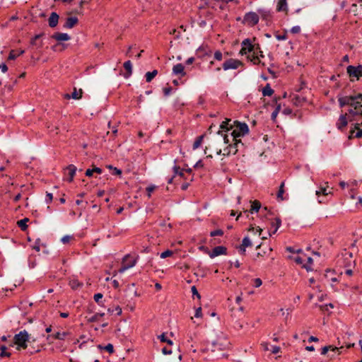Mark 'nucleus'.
<instances>
[{"label": "nucleus", "instance_id": "1", "mask_svg": "<svg viewBox=\"0 0 362 362\" xmlns=\"http://www.w3.org/2000/svg\"><path fill=\"white\" fill-rule=\"evenodd\" d=\"M339 105L341 107L349 105L351 107L348 112L351 115H362V94L358 93L355 95L344 96L338 98Z\"/></svg>", "mask_w": 362, "mask_h": 362}, {"label": "nucleus", "instance_id": "2", "mask_svg": "<svg viewBox=\"0 0 362 362\" xmlns=\"http://www.w3.org/2000/svg\"><path fill=\"white\" fill-rule=\"evenodd\" d=\"M230 341L227 337L221 334L217 337L216 340L213 341L210 344L208 345V349H210L212 352L216 351H223L229 349Z\"/></svg>", "mask_w": 362, "mask_h": 362}, {"label": "nucleus", "instance_id": "3", "mask_svg": "<svg viewBox=\"0 0 362 362\" xmlns=\"http://www.w3.org/2000/svg\"><path fill=\"white\" fill-rule=\"evenodd\" d=\"M233 128L235 129L230 133V137L233 140L239 139V137L244 136L249 133V127L245 122L233 121Z\"/></svg>", "mask_w": 362, "mask_h": 362}, {"label": "nucleus", "instance_id": "4", "mask_svg": "<svg viewBox=\"0 0 362 362\" xmlns=\"http://www.w3.org/2000/svg\"><path fill=\"white\" fill-rule=\"evenodd\" d=\"M13 340L17 350L25 349L28 346L27 343L29 341V334L25 330L21 331L14 336Z\"/></svg>", "mask_w": 362, "mask_h": 362}, {"label": "nucleus", "instance_id": "5", "mask_svg": "<svg viewBox=\"0 0 362 362\" xmlns=\"http://www.w3.org/2000/svg\"><path fill=\"white\" fill-rule=\"evenodd\" d=\"M259 14L253 11H250L245 14L243 23L249 27H254L259 23Z\"/></svg>", "mask_w": 362, "mask_h": 362}, {"label": "nucleus", "instance_id": "6", "mask_svg": "<svg viewBox=\"0 0 362 362\" xmlns=\"http://www.w3.org/2000/svg\"><path fill=\"white\" fill-rule=\"evenodd\" d=\"M255 49H259V45H252L251 40L249 38H246L241 42V49L239 54L241 55L247 54L251 52H253Z\"/></svg>", "mask_w": 362, "mask_h": 362}, {"label": "nucleus", "instance_id": "7", "mask_svg": "<svg viewBox=\"0 0 362 362\" xmlns=\"http://www.w3.org/2000/svg\"><path fill=\"white\" fill-rule=\"evenodd\" d=\"M243 64L241 61L233 58H230L226 60L222 64V69L224 71L229 69H237L240 66H243Z\"/></svg>", "mask_w": 362, "mask_h": 362}, {"label": "nucleus", "instance_id": "8", "mask_svg": "<svg viewBox=\"0 0 362 362\" xmlns=\"http://www.w3.org/2000/svg\"><path fill=\"white\" fill-rule=\"evenodd\" d=\"M346 71L350 78H354L358 80L362 76V65L356 66L349 65L346 68Z\"/></svg>", "mask_w": 362, "mask_h": 362}, {"label": "nucleus", "instance_id": "9", "mask_svg": "<svg viewBox=\"0 0 362 362\" xmlns=\"http://www.w3.org/2000/svg\"><path fill=\"white\" fill-rule=\"evenodd\" d=\"M129 258V255H127L124 257V258L122 259V265L118 269V271H117L118 273L122 274V273L124 272L126 270H127L128 269H130L135 266V264L136 263V260L135 259L132 260L131 264H127V261L128 260Z\"/></svg>", "mask_w": 362, "mask_h": 362}, {"label": "nucleus", "instance_id": "10", "mask_svg": "<svg viewBox=\"0 0 362 362\" xmlns=\"http://www.w3.org/2000/svg\"><path fill=\"white\" fill-rule=\"evenodd\" d=\"M353 138H362V128H360V124L356 123L354 125V129L351 130L349 135V139Z\"/></svg>", "mask_w": 362, "mask_h": 362}, {"label": "nucleus", "instance_id": "11", "mask_svg": "<svg viewBox=\"0 0 362 362\" xmlns=\"http://www.w3.org/2000/svg\"><path fill=\"white\" fill-rule=\"evenodd\" d=\"M227 248L225 246H216L209 254L211 258H214L221 255H226Z\"/></svg>", "mask_w": 362, "mask_h": 362}, {"label": "nucleus", "instance_id": "12", "mask_svg": "<svg viewBox=\"0 0 362 362\" xmlns=\"http://www.w3.org/2000/svg\"><path fill=\"white\" fill-rule=\"evenodd\" d=\"M83 90L82 89H79L77 90L76 88H74V91L71 94L66 93L64 95V98L70 99L73 98L74 100H78L82 98Z\"/></svg>", "mask_w": 362, "mask_h": 362}, {"label": "nucleus", "instance_id": "13", "mask_svg": "<svg viewBox=\"0 0 362 362\" xmlns=\"http://www.w3.org/2000/svg\"><path fill=\"white\" fill-rule=\"evenodd\" d=\"M173 74L175 75H179L180 77H183L186 75L185 71V67L182 64H177L173 67Z\"/></svg>", "mask_w": 362, "mask_h": 362}, {"label": "nucleus", "instance_id": "14", "mask_svg": "<svg viewBox=\"0 0 362 362\" xmlns=\"http://www.w3.org/2000/svg\"><path fill=\"white\" fill-rule=\"evenodd\" d=\"M347 114L341 115L339 116V118L336 124V126L338 129L342 131L344 128H345L348 124L347 118H346Z\"/></svg>", "mask_w": 362, "mask_h": 362}, {"label": "nucleus", "instance_id": "15", "mask_svg": "<svg viewBox=\"0 0 362 362\" xmlns=\"http://www.w3.org/2000/svg\"><path fill=\"white\" fill-rule=\"evenodd\" d=\"M78 23V19L77 17H69L66 19L63 27L66 29H71L76 25Z\"/></svg>", "mask_w": 362, "mask_h": 362}, {"label": "nucleus", "instance_id": "16", "mask_svg": "<svg viewBox=\"0 0 362 362\" xmlns=\"http://www.w3.org/2000/svg\"><path fill=\"white\" fill-rule=\"evenodd\" d=\"M59 16L56 12H52L48 19V24L50 28H55L59 22Z\"/></svg>", "mask_w": 362, "mask_h": 362}, {"label": "nucleus", "instance_id": "17", "mask_svg": "<svg viewBox=\"0 0 362 362\" xmlns=\"http://www.w3.org/2000/svg\"><path fill=\"white\" fill-rule=\"evenodd\" d=\"M52 38L56 40L57 41L61 42V41H68L71 39V37L67 33H54L52 35Z\"/></svg>", "mask_w": 362, "mask_h": 362}, {"label": "nucleus", "instance_id": "18", "mask_svg": "<svg viewBox=\"0 0 362 362\" xmlns=\"http://www.w3.org/2000/svg\"><path fill=\"white\" fill-rule=\"evenodd\" d=\"M232 120L230 119H226L225 121L222 122L220 125V128L223 131H229L233 128V122L230 123Z\"/></svg>", "mask_w": 362, "mask_h": 362}, {"label": "nucleus", "instance_id": "19", "mask_svg": "<svg viewBox=\"0 0 362 362\" xmlns=\"http://www.w3.org/2000/svg\"><path fill=\"white\" fill-rule=\"evenodd\" d=\"M66 170L68 171V175L69 176V177L68 178V181L71 182L73 181L74 177L76 174V167L74 165L71 164L69 166H67Z\"/></svg>", "mask_w": 362, "mask_h": 362}, {"label": "nucleus", "instance_id": "20", "mask_svg": "<svg viewBox=\"0 0 362 362\" xmlns=\"http://www.w3.org/2000/svg\"><path fill=\"white\" fill-rule=\"evenodd\" d=\"M107 310L108 313L112 315H120L122 313V308L117 305H112Z\"/></svg>", "mask_w": 362, "mask_h": 362}, {"label": "nucleus", "instance_id": "21", "mask_svg": "<svg viewBox=\"0 0 362 362\" xmlns=\"http://www.w3.org/2000/svg\"><path fill=\"white\" fill-rule=\"evenodd\" d=\"M124 68L126 70V73L124 74V78H129L132 74V64L130 60H128L124 63Z\"/></svg>", "mask_w": 362, "mask_h": 362}, {"label": "nucleus", "instance_id": "22", "mask_svg": "<svg viewBox=\"0 0 362 362\" xmlns=\"http://www.w3.org/2000/svg\"><path fill=\"white\" fill-rule=\"evenodd\" d=\"M344 259L346 262L345 267H350L352 263H354V261L352 260L353 255L352 252H345V253L343 255Z\"/></svg>", "mask_w": 362, "mask_h": 362}, {"label": "nucleus", "instance_id": "23", "mask_svg": "<svg viewBox=\"0 0 362 362\" xmlns=\"http://www.w3.org/2000/svg\"><path fill=\"white\" fill-rule=\"evenodd\" d=\"M232 141L233 142V144H229L228 145V148H230V149L233 151L232 152V154L233 155H235L237 153L238 149V146L239 144H242V141L240 139H235V140H233L232 139Z\"/></svg>", "mask_w": 362, "mask_h": 362}, {"label": "nucleus", "instance_id": "24", "mask_svg": "<svg viewBox=\"0 0 362 362\" xmlns=\"http://www.w3.org/2000/svg\"><path fill=\"white\" fill-rule=\"evenodd\" d=\"M69 285L73 290H77L78 288L83 286V283L80 282L76 279H73L69 281Z\"/></svg>", "mask_w": 362, "mask_h": 362}, {"label": "nucleus", "instance_id": "25", "mask_svg": "<svg viewBox=\"0 0 362 362\" xmlns=\"http://www.w3.org/2000/svg\"><path fill=\"white\" fill-rule=\"evenodd\" d=\"M277 11H287L288 7H287V3L286 0H279L277 6H276Z\"/></svg>", "mask_w": 362, "mask_h": 362}, {"label": "nucleus", "instance_id": "26", "mask_svg": "<svg viewBox=\"0 0 362 362\" xmlns=\"http://www.w3.org/2000/svg\"><path fill=\"white\" fill-rule=\"evenodd\" d=\"M29 221L28 218H24L17 221V226L23 230L25 231L28 228L27 223Z\"/></svg>", "mask_w": 362, "mask_h": 362}, {"label": "nucleus", "instance_id": "27", "mask_svg": "<svg viewBox=\"0 0 362 362\" xmlns=\"http://www.w3.org/2000/svg\"><path fill=\"white\" fill-rule=\"evenodd\" d=\"M261 208V203L258 200H255L252 202L251 208L250 209V212L253 214L254 212H257Z\"/></svg>", "mask_w": 362, "mask_h": 362}, {"label": "nucleus", "instance_id": "28", "mask_svg": "<svg viewBox=\"0 0 362 362\" xmlns=\"http://www.w3.org/2000/svg\"><path fill=\"white\" fill-rule=\"evenodd\" d=\"M98 349L100 350H105L107 351L110 354H112L114 353L115 349L114 346L112 344H108L106 346H103L101 344H99L97 346Z\"/></svg>", "mask_w": 362, "mask_h": 362}, {"label": "nucleus", "instance_id": "29", "mask_svg": "<svg viewBox=\"0 0 362 362\" xmlns=\"http://www.w3.org/2000/svg\"><path fill=\"white\" fill-rule=\"evenodd\" d=\"M257 13L259 14V16H260L263 20H267L270 18V12L264 8H259Z\"/></svg>", "mask_w": 362, "mask_h": 362}, {"label": "nucleus", "instance_id": "30", "mask_svg": "<svg viewBox=\"0 0 362 362\" xmlns=\"http://www.w3.org/2000/svg\"><path fill=\"white\" fill-rule=\"evenodd\" d=\"M173 169L174 172V177L175 175H179L181 177H183L184 179H187V177H185V169H180V167L177 165H174Z\"/></svg>", "mask_w": 362, "mask_h": 362}, {"label": "nucleus", "instance_id": "31", "mask_svg": "<svg viewBox=\"0 0 362 362\" xmlns=\"http://www.w3.org/2000/svg\"><path fill=\"white\" fill-rule=\"evenodd\" d=\"M247 57V59L253 62L254 64H259L261 63V60L259 59V56L256 54L255 50L252 55H248Z\"/></svg>", "mask_w": 362, "mask_h": 362}, {"label": "nucleus", "instance_id": "32", "mask_svg": "<svg viewBox=\"0 0 362 362\" xmlns=\"http://www.w3.org/2000/svg\"><path fill=\"white\" fill-rule=\"evenodd\" d=\"M274 93V90L270 85L267 83L262 89V95L264 96H271Z\"/></svg>", "mask_w": 362, "mask_h": 362}, {"label": "nucleus", "instance_id": "33", "mask_svg": "<svg viewBox=\"0 0 362 362\" xmlns=\"http://www.w3.org/2000/svg\"><path fill=\"white\" fill-rule=\"evenodd\" d=\"M43 35V34H37L35 35L30 40V44L32 45L37 46L38 47H41L42 46V43H37V40Z\"/></svg>", "mask_w": 362, "mask_h": 362}, {"label": "nucleus", "instance_id": "34", "mask_svg": "<svg viewBox=\"0 0 362 362\" xmlns=\"http://www.w3.org/2000/svg\"><path fill=\"white\" fill-rule=\"evenodd\" d=\"M284 185L285 182L284 181L282 182L279 186V189L277 193V199H280L281 201L284 200V198L283 197V194H284Z\"/></svg>", "mask_w": 362, "mask_h": 362}, {"label": "nucleus", "instance_id": "35", "mask_svg": "<svg viewBox=\"0 0 362 362\" xmlns=\"http://www.w3.org/2000/svg\"><path fill=\"white\" fill-rule=\"evenodd\" d=\"M158 74L157 70H153L152 71H148L146 74V81L149 83L152 81V79Z\"/></svg>", "mask_w": 362, "mask_h": 362}, {"label": "nucleus", "instance_id": "36", "mask_svg": "<svg viewBox=\"0 0 362 362\" xmlns=\"http://www.w3.org/2000/svg\"><path fill=\"white\" fill-rule=\"evenodd\" d=\"M281 220L280 218H276L275 221L274 222H272V226L274 228V230L273 231V234L276 233L279 228L281 226Z\"/></svg>", "mask_w": 362, "mask_h": 362}, {"label": "nucleus", "instance_id": "37", "mask_svg": "<svg viewBox=\"0 0 362 362\" xmlns=\"http://www.w3.org/2000/svg\"><path fill=\"white\" fill-rule=\"evenodd\" d=\"M204 137V135H201V136H199L198 137H197L196 140L194 141V144H193V149L195 150L197 148H198L202 141H203V139Z\"/></svg>", "mask_w": 362, "mask_h": 362}, {"label": "nucleus", "instance_id": "38", "mask_svg": "<svg viewBox=\"0 0 362 362\" xmlns=\"http://www.w3.org/2000/svg\"><path fill=\"white\" fill-rule=\"evenodd\" d=\"M24 53V50H21L18 54H16L14 50H11L8 54V60H14L18 56L23 54Z\"/></svg>", "mask_w": 362, "mask_h": 362}, {"label": "nucleus", "instance_id": "39", "mask_svg": "<svg viewBox=\"0 0 362 362\" xmlns=\"http://www.w3.org/2000/svg\"><path fill=\"white\" fill-rule=\"evenodd\" d=\"M329 350L335 351H338L339 348L336 347V346H324L322 349L321 354L322 355H325Z\"/></svg>", "mask_w": 362, "mask_h": 362}, {"label": "nucleus", "instance_id": "40", "mask_svg": "<svg viewBox=\"0 0 362 362\" xmlns=\"http://www.w3.org/2000/svg\"><path fill=\"white\" fill-rule=\"evenodd\" d=\"M83 338H84V337H83V336H81V337H80V339H78V340H77V342H78V343H80V344H79L78 347H79V349H85L86 344L89 341H90L91 343H93V340H90V339H88L87 341H83L80 342L81 339H83Z\"/></svg>", "mask_w": 362, "mask_h": 362}, {"label": "nucleus", "instance_id": "41", "mask_svg": "<svg viewBox=\"0 0 362 362\" xmlns=\"http://www.w3.org/2000/svg\"><path fill=\"white\" fill-rule=\"evenodd\" d=\"M158 338L160 339V340L162 341V342H166L169 345H173V342L172 340L170 339H168L166 337H165V333H163L162 334H160V336H158Z\"/></svg>", "mask_w": 362, "mask_h": 362}, {"label": "nucleus", "instance_id": "42", "mask_svg": "<svg viewBox=\"0 0 362 362\" xmlns=\"http://www.w3.org/2000/svg\"><path fill=\"white\" fill-rule=\"evenodd\" d=\"M223 235V230L221 229L214 230L210 233L211 237L222 236Z\"/></svg>", "mask_w": 362, "mask_h": 362}, {"label": "nucleus", "instance_id": "43", "mask_svg": "<svg viewBox=\"0 0 362 362\" xmlns=\"http://www.w3.org/2000/svg\"><path fill=\"white\" fill-rule=\"evenodd\" d=\"M243 247H247L252 245V243L248 237H245L243 239L242 244Z\"/></svg>", "mask_w": 362, "mask_h": 362}, {"label": "nucleus", "instance_id": "44", "mask_svg": "<svg viewBox=\"0 0 362 362\" xmlns=\"http://www.w3.org/2000/svg\"><path fill=\"white\" fill-rule=\"evenodd\" d=\"M173 252L172 250H165V251L163 252L160 254V258H162V259H165V258H166V257H168L172 256V255H173Z\"/></svg>", "mask_w": 362, "mask_h": 362}, {"label": "nucleus", "instance_id": "45", "mask_svg": "<svg viewBox=\"0 0 362 362\" xmlns=\"http://www.w3.org/2000/svg\"><path fill=\"white\" fill-rule=\"evenodd\" d=\"M0 350L1 351V354H0V356L1 357H4V356H10L11 354L8 353V352H6V347L5 346H1L0 347Z\"/></svg>", "mask_w": 362, "mask_h": 362}, {"label": "nucleus", "instance_id": "46", "mask_svg": "<svg viewBox=\"0 0 362 362\" xmlns=\"http://www.w3.org/2000/svg\"><path fill=\"white\" fill-rule=\"evenodd\" d=\"M329 192H327V187H320L319 189V190H317L316 191V194L317 195H320V194H323V195H327Z\"/></svg>", "mask_w": 362, "mask_h": 362}, {"label": "nucleus", "instance_id": "47", "mask_svg": "<svg viewBox=\"0 0 362 362\" xmlns=\"http://www.w3.org/2000/svg\"><path fill=\"white\" fill-rule=\"evenodd\" d=\"M214 57L217 61H221L223 59V54L220 50H216L214 52Z\"/></svg>", "mask_w": 362, "mask_h": 362}, {"label": "nucleus", "instance_id": "48", "mask_svg": "<svg viewBox=\"0 0 362 362\" xmlns=\"http://www.w3.org/2000/svg\"><path fill=\"white\" fill-rule=\"evenodd\" d=\"M156 187L154 185H151L146 187L147 195L150 198L151 196V193L155 190Z\"/></svg>", "mask_w": 362, "mask_h": 362}, {"label": "nucleus", "instance_id": "49", "mask_svg": "<svg viewBox=\"0 0 362 362\" xmlns=\"http://www.w3.org/2000/svg\"><path fill=\"white\" fill-rule=\"evenodd\" d=\"M65 336H66V333L65 332H62V333L57 332L54 334V338L57 339L63 340V339H64Z\"/></svg>", "mask_w": 362, "mask_h": 362}, {"label": "nucleus", "instance_id": "50", "mask_svg": "<svg viewBox=\"0 0 362 362\" xmlns=\"http://www.w3.org/2000/svg\"><path fill=\"white\" fill-rule=\"evenodd\" d=\"M103 297V296L102 293H98L94 295L93 298L96 303H99Z\"/></svg>", "mask_w": 362, "mask_h": 362}, {"label": "nucleus", "instance_id": "51", "mask_svg": "<svg viewBox=\"0 0 362 362\" xmlns=\"http://www.w3.org/2000/svg\"><path fill=\"white\" fill-rule=\"evenodd\" d=\"M290 31L293 34H298L300 32V27L298 25L293 26Z\"/></svg>", "mask_w": 362, "mask_h": 362}, {"label": "nucleus", "instance_id": "52", "mask_svg": "<svg viewBox=\"0 0 362 362\" xmlns=\"http://www.w3.org/2000/svg\"><path fill=\"white\" fill-rule=\"evenodd\" d=\"M72 239V236H70V235H64V237H62V238L61 239V241L64 243V244H66V243H69V241Z\"/></svg>", "mask_w": 362, "mask_h": 362}, {"label": "nucleus", "instance_id": "53", "mask_svg": "<svg viewBox=\"0 0 362 362\" xmlns=\"http://www.w3.org/2000/svg\"><path fill=\"white\" fill-rule=\"evenodd\" d=\"M40 240L38 238L36 240L35 245L33 246V248L37 252H39L40 250Z\"/></svg>", "mask_w": 362, "mask_h": 362}, {"label": "nucleus", "instance_id": "54", "mask_svg": "<svg viewBox=\"0 0 362 362\" xmlns=\"http://www.w3.org/2000/svg\"><path fill=\"white\" fill-rule=\"evenodd\" d=\"M262 284V281L259 278H256L254 279V284L253 286L255 288L259 287Z\"/></svg>", "mask_w": 362, "mask_h": 362}, {"label": "nucleus", "instance_id": "55", "mask_svg": "<svg viewBox=\"0 0 362 362\" xmlns=\"http://www.w3.org/2000/svg\"><path fill=\"white\" fill-rule=\"evenodd\" d=\"M281 106L280 105H278L274 110V111L272 113V118L274 119L276 118V115H278L279 112L280 111Z\"/></svg>", "mask_w": 362, "mask_h": 362}, {"label": "nucleus", "instance_id": "56", "mask_svg": "<svg viewBox=\"0 0 362 362\" xmlns=\"http://www.w3.org/2000/svg\"><path fill=\"white\" fill-rule=\"evenodd\" d=\"M109 168L110 169H113V173L112 174L113 175H122V170L117 168H113L112 166L110 165Z\"/></svg>", "mask_w": 362, "mask_h": 362}, {"label": "nucleus", "instance_id": "57", "mask_svg": "<svg viewBox=\"0 0 362 362\" xmlns=\"http://www.w3.org/2000/svg\"><path fill=\"white\" fill-rule=\"evenodd\" d=\"M232 152H233V151L230 149V148H228V146L226 148H225L223 149V155L224 156H230V154H232Z\"/></svg>", "mask_w": 362, "mask_h": 362}, {"label": "nucleus", "instance_id": "58", "mask_svg": "<svg viewBox=\"0 0 362 362\" xmlns=\"http://www.w3.org/2000/svg\"><path fill=\"white\" fill-rule=\"evenodd\" d=\"M53 199V195L52 193H47L46 194V199H45V202L46 203L49 204L50 203Z\"/></svg>", "mask_w": 362, "mask_h": 362}, {"label": "nucleus", "instance_id": "59", "mask_svg": "<svg viewBox=\"0 0 362 362\" xmlns=\"http://www.w3.org/2000/svg\"><path fill=\"white\" fill-rule=\"evenodd\" d=\"M276 38L278 40H285L287 39V34L286 33H284L282 35H276Z\"/></svg>", "mask_w": 362, "mask_h": 362}, {"label": "nucleus", "instance_id": "60", "mask_svg": "<svg viewBox=\"0 0 362 362\" xmlns=\"http://www.w3.org/2000/svg\"><path fill=\"white\" fill-rule=\"evenodd\" d=\"M172 91V88L168 86L163 88V93L165 96H168Z\"/></svg>", "mask_w": 362, "mask_h": 362}, {"label": "nucleus", "instance_id": "61", "mask_svg": "<svg viewBox=\"0 0 362 362\" xmlns=\"http://www.w3.org/2000/svg\"><path fill=\"white\" fill-rule=\"evenodd\" d=\"M162 353L164 355H169V354H172V350H171V349H168L167 347H164V348L162 349Z\"/></svg>", "mask_w": 362, "mask_h": 362}, {"label": "nucleus", "instance_id": "62", "mask_svg": "<svg viewBox=\"0 0 362 362\" xmlns=\"http://www.w3.org/2000/svg\"><path fill=\"white\" fill-rule=\"evenodd\" d=\"M271 351L272 354H278L280 351V347L277 346H272Z\"/></svg>", "mask_w": 362, "mask_h": 362}, {"label": "nucleus", "instance_id": "63", "mask_svg": "<svg viewBox=\"0 0 362 362\" xmlns=\"http://www.w3.org/2000/svg\"><path fill=\"white\" fill-rule=\"evenodd\" d=\"M0 69L2 72L6 73L8 71V67L6 64L2 63L0 64Z\"/></svg>", "mask_w": 362, "mask_h": 362}, {"label": "nucleus", "instance_id": "64", "mask_svg": "<svg viewBox=\"0 0 362 362\" xmlns=\"http://www.w3.org/2000/svg\"><path fill=\"white\" fill-rule=\"evenodd\" d=\"M93 173H96L98 174H101L103 173V170L100 168L98 167H94L92 168Z\"/></svg>", "mask_w": 362, "mask_h": 362}]
</instances>
